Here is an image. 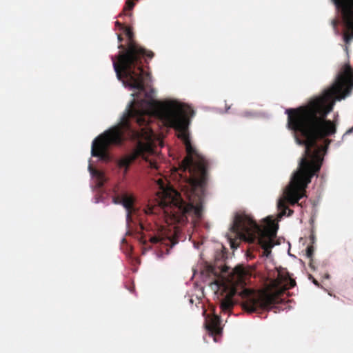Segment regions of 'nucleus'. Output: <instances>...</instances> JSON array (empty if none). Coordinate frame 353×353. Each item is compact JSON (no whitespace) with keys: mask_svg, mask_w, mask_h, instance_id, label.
<instances>
[{"mask_svg":"<svg viewBox=\"0 0 353 353\" xmlns=\"http://www.w3.org/2000/svg\"><path fill=\"white\" fill-rule=\"evenodd\" d=\"M150 241L154 244L160 243L166 246L170 245V248H172L176 243V242H174V240L172 238L169 236H165L162 234L154 235L152 236L150 239Z\"/></svg>","mask_w":353,"mask_h":353,"instance_id":"nucleus-11","label":"nucleus"},{"mask_svg":"<svg viewBox=\"0 0 353 353\" xmlns=\"http://www.w3.org/2000/svg\"><path fill=\"white\" fill-rule=\"evenodd\" d=\"M340 14L343 30H353V0H332Z\"/></svg>","mask_w":353,"mask_h":353,"instance_id":"nucleus-7","label":"nucleus"},{"mask_svg":"<svg viewBox=\"0 0 353 353\" xmlns=\"http://www.w3.org/2000/svg\"><path fill=\"white\" fill-rule=\"evenodd\" d=\"M279 211L276 220L268 216L263 220V225H259L253 217L244 212H236L230 227L232 236L228 235L232 248H236L235 241L243 240L250 243L257 242L263 249V255L268 257L274 245L273 240L276 235L278 221L285 214L287 210V185L283 188V194L277 203Z\"/></svg>","mask_w":353,"mask_h":353,"instance_id":"nucleus-4","label":"nucleus"},{"mask_svg":"<svg viewBox=\"0 0 353 353\" xmlns=\"http://www.w3.org/2000/svg\"><path fill=\"white\" fill-rule=\"evenodd\" d=\"M352 89L353 70L350 64H345L333 85L321 95L297 108H288V128L294 130L296 142L305 146L299 168L288 182V206H301L299 201L305 196L308 184L319 172L331 142L327 137L336 131L335 124L326 117L332 110L335 99H345Z\"/></svg>","mask_w":353,"mask_h":353,"instance_id":"nucleus-1","label":"nucleus"},{"mask_svg":"<svg viewBox=\"0 0 353 353\" xmlns=\"http://www.w3.org/2000/svg\"><path fill=\"white\" fill-rule=\"evenodd\" d=\"M150 105L145 99L132 101L120 123L93 141L92 155L106 161L109 159V147L121 145L125 138H129L137 141V145L131 154L119 161L118 165L125 168V174L130 164L140 157L149 163L151 169H157V163L148 159L155 152V134L149 125Z\"/></svg>","mask_w":353,"mask_h":353,"instance_id":"nucleus-3","label":"nucleus"},{"mask_svg":"<svg viewBox=\"0 0 353 353\" xmlns=\"http://www.w3.org/2000/svg\"><path fill=\"white\" fill-rule=\"evenodd\" d=\"M122 30L128 41L125 46L120 44L118 55L112 57L117 77L125 86L143 92L151 82V74L143 70V59H152L154 53L134 41V33L130 27L125 26Z\"/></svg>","mask_w":353,"mask_h":353,"instance_id":"nucleus-5","label":"nucleus"},{"mask_svg":"<svg viewBox=\"0 0 353 353\" xmlns=\"http://www.w3.org/2000/svg\"><path fill=\"white\" fill-rule=\"evenodd\" d=\"M206 328L213 336L221 334L222 329L220 327V319L218 316H213L207 321Z\"/></svg>","mask_w":353,"mask_h":353,"instance_id":"nucleus-9","label":"nucleus"},{"mask_svg":"<svg viewBox=\"0 0 353 353\" xmlns=\"http://www.w3.org/2000/svg\"><path fill=\"white\" fill-rule=\"evenodd\" d=\"M314 253V245H308L306 248V256L310 259L309 265L313 270L315 269L314 263H313V259H312Z\"/></svg>","mask_w":353,"mask_h":353,"instance_id":"nucleus-15","label":"nucleus"},{"mask_svg":"<svg viewBox=\"0 0 353 353\" xmlns=\"http://www.w3.org/2000/svg\"><path fill=\"white\" fill-rule=\"evenodd\" d=\"M157 112L160 119L167 126L174 128L185 146L187 156L179 165V170L189 173L185 177L186 196L188 202L181 197L174 189L164 191V195L157 206H148L145 213L153 215L161 213L165 221L170 225L185 224L188 216L200 219L203 214V203L205 186L208 179V161L198 152L192 145L188 126L189 117L194 115V111L189 106L175 101L159 103Z\"/></svg>","mask_w":353,"mask_h":353,"instance_id":"nucleus-2","label":"nucleus"},{"mask_svg":"<svg viewBox=\"0 0 353 353\" xmlns=\"http://www.w3.org/2000/svg\"><path fill=\"white\" fill-rule=\"evenodd\" d=\"M293 214V210L288 208V216H291Z\"/></svg>","mask_w":353,"mask_h":353,"instance_id":"nucleus-24","label":"nucleus"},{"mask_svg":"<svg viewBox=\"0 0 353 353\" xmlns=\"http://www.w3.org/2000/svg\"><path fill=\"white\" fill-rule=\"evenodd\" d=\"M234 306V302L231 296H227L223 299L221 301V308L223 311L227 312L232 309Z\"/></svg>","mask_w":353,"mask_h":353,"instance_id":"nucleus-13","label":"nucleus"},{"mask_svg":"<svg viewBox=\"0 0 353 353\" xmlns=\"http://www.w3.org/2000/svg\"><path fill=\"white\" fill-rule=\"evenodd\" d=\"M117 38L119 42H121L123 41V37H121V34H118Z\"/></svg>","mask_w":353,"mask_h":353,"instance_id":"nucleus-23","label":"nucleus"},{"mask_svg":"<svg viewBox=\"0 0 353 353\" xmlns=\"http://www.w3.org/2000/svg\"><path fill=\"white\" fill-rule=\"evenodd\" d=\"M248 271L243 265H237L230 273V281L234 283H243Z\"/></svg>","mask_w":353,"mask_h":353,"instance_id":"nucleus-10","label":"nucleus"},{"mask_svg":"<svg viewBox=\"0 0 353 353\" xmlns=\"http://www.w3.org/2000/svg\"><path fill=\"white\" fill-rule=\"evenodd\" d=\"M228 269H229V268H228V267H227V266H225H225H223V268L221 269V272L226 273V272H228Z\"/></svg>","mask_w":353,"mask_h":353,"instance_id":"nucleus-21","label":"nucleus"},{"mask_svg":"<svg viewBox=\"0 0 353 353\" xmlns=\"http://www.w3.org/2000/svg\"><path fill=\"white\" fill-rule=\"evenodd\" d=\"M331 26H332V28L334 30V34L336 35H339L341 33H340V31H339V29L338 28V26H339V20L337 19V18H334L333 19L331 20Z\"/></svg>","mask_w":353,"mask_h":353,"instance_id":"nucleus-16","label":"nucleus"},{"mask_svg":"<svg viewBox=\"0 0 353 353\" xmlns=\"http://www.w3.org/2000/svg\"><path fill=\"white\" fill-rule=\"evenodd\" d=\"M309 238L310 241V245H314L316 242V236L313 230H311Z\"/></svg>","mask_w":353,"mask_h":353,"instance_id":"nucleus-18","label":"nucleus"},{"mask_svg":"<svg viewBox=\"0 0 353 353\" xmlns=\"http://www.w3.org/2000/svg\"><path fill=\"white\" fill-rule=\"evenodd\" d=\"M352 130H353V128H352V129H350V130L347 132V133L352 132Z\"/></svg>","mask_w":353,"mask_h":353,"instance_id":"nucleus-26","label":"nucleus"},{"mask_svg":"<svg viewBox=\"0 0 353 353\" xmlns=\"http://www.w3.org/2000/svg\"><path fill=\"white\" fill-rule=\"evenodd\" d=\"M312 282H313V283H314L315 285H316V286H318V287H319V286H320L319 283V282H318L315 279H314V278H312Z\"/></svg>","mask_w":353,"mask_h":353,"instance_id":"nucleus-22","label":"nucleus"},{"mask_svg":"<svg viewBox=\"0 0 353 353\" xmlns=\"http://www.w3.org/2000/svg\"><path fill=\"white\" fill-rule=\"evenodd\" d=\"M208 271L209 272L212 273V274H214V276H218L219 272H216L215 270V268L214 267H212V265H210L208 267Z\"/></svg>","mask_w":353,"mask_h":353,"instance_id":"nucleus-19","label":"nucleus"},{"mask_svg":"<svg viewBox=\"0 0 353 353\" xmlns=\"http://www.w3.org/2000/svg\"><path fill=\"white\" fill-rule=\"evenodd\" d=\"M296 285V281L291 277V275L288 272V290L293 288Z\"/></svg>","mask_w":353,"mask_h":353,"instance_id":"nucleus-17","label":"nucleus"},{"mask_svg":"<svg viewBox=\"0 0 353 353\" xmlns=\"http://www.w3.org/2000/svg\"><path fill=\"white\" fill-rule=\"evenodd\" d=\"M135 3L132 0H128L125 2V6L123 8L122 12L119 14L120 17L125 16H131L132 13L130 11L134 8Z\"/></svg>","mask_w":353,"mask_h":353,"instance_id":"nucleus-14","label":"nucleus"},{"mask_svg":"<svg viewBox=\"0 0 353 353\" xmlns=\"http://www.w3.org/2000/svg\"><path fill=\"white\" fill-rule=\"evenodd\" d=\"M286 290L287 274L278 271L276 278L271 280L265 289L255 292L245 288L239 295L243 300V308L249 313H253L277 308L276 305L282 303V296Z\"/></svg>","mask_w":353,"mask_h":353,"instance_id":"nucleus-6","label":"nucleus"},{"mask_svg":"<svg viewBox=\"0 0 353 353\" xmlns=\"http://www.w3.org/2000/svg\"><path fill=\"white\" fill-rule=\"evenodd\" d=\"M115 26H116L117 27H118V28H119V29H121V30H123V28H125V26H124L123 24H122L121 23H120V22H119V21H118L115 22Z\"/></svg>","mask_w":353,"mask_h":353,"instance_id":"nucleus-20","label":"nucleus"},{"mask_svg":"<svg viewBox=\"0 0 353 353\" xmlns=\"http://www.w3.org/2000/svg\"><path fill=\"white\" fill-rule=\"evenodd\" d=\"M89 169H90L91 174L97 178V186L99 188H102L105 182V179L104 174L101 172L92 168L91 165H89Z\"/></svg>","mask_w":353,"mask_h":353,"instance_id":"nucleus-12","label":"nucleus"},{"mask_svg":"<svg viewBox=\"0 0 353 353\" xmlns=\"http://www.w3.org/2000/svg\"><path fill=\"white\" fill-rule=\"evenodd\" d=\"M114 203L121 204L125 208L127 212L126 221L128 222L132 221V216L136 212V208L134 206V198L132 195L124 194L114 197Z\"/></svg>","mask_w":353,"mask_h":353,"instance_id":"nucleus-8","label":"nucleus"},{"mask_svg":"<svg viewBox=\"0 0 353 353\" xmlns=\"http://www.w3.org/2000/svg\"><path fill=\"white\" fill-rule=\"evenodd\" d=\"M290 243L288 242V254H290Z\"/></svg>","mask_w":353,"mask_h":353,"instance_id":"nucleus-25","label":"nucleus"}]
</instances>
